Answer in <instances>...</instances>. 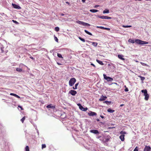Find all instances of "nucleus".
I'll return each instance as SVG.
<instances>
[{"instance_id": "obj_40", "label": "nucleus", "mask_w": 151, "mask_h": 151, "mask_svg": "<svg viewBox=\"0 0 151 151\" xmlns=\"http://www.w3.org/2000/svg\"><path fill=\"white\" fill-rule=\"evenodd\" d=\"M87 107L86 108H84L83 107V109L82 110V111H87Z\"/></svg>"}, {"instance_id": "obj_2", "label": "nucleus", "mask_w": 151, "mask_h": 151, "mask_svg": "<svg viewBox=\"0 0 151 151\" xmlns=\"http://www.w3.org/2000/svg\"><path fill=\"white\" fill-rule=\"evenodd\" d=\"M120 133L121 134L120 136L119 137L121 140L122 141H124L125 139L124 137L125 135L124 134H127V132L125 131H121L120 132Z\"/></svg>"}, {"instance_id": "obj_30", "label": "nucleus", "mask_w": 151, "mask_h": 151, "mask_svg": "<svg viewBox=\"0 0 151 151\" xmlns=\"http://www.w3.org/2000/svg\"><path fill=\"white\" fill-rule=\"evenodd\" d=\"M122 27L124 28H127V27H132L131 25H123Z\"/></svg>"}, {"instance_id": "obj_33", "label": "nucleus", "mask_w": 151, "mask_h": 151, "mask_svg": "<svg viewBox=\"0 0 151 151\" xmlns=\"http://www.w3.org/2000/svg\"><path fill=\"white\" fill-rule=\"evenodd\" d=\"M55 30L56 32H58L59 30V28L58 27H56L55 28Z\"/></svg>"}, {"instance_id": "obj_57", "label": "nucleus", "mask_w": 151, "mask_h": 151, "mask_svg": "<svg viewBox=\"0 0 151 151\" xmlns=\"http://www.w3.org/2000/svg\"><path fill=\"white\" fill-rule=\"evenodd\" d=\"M150 130H151V128H150Z\"/></svg>"}, {"instance_id": "obj_17", "label": "nucleus", "mask_w": 151, "mask_h": 151, "mask_svg": "<svg viewBox=\"0 0 151 151\" xmlns=\"http://www.w3.org/2000/svg\"><path fill=\"white\" fill-rule=\"evenodd\" d=\"M10 95L11 96H14L15 97H16L18 98H20V97L18 95H17V94L14 93H10Z\"/></svg>"}, {"instance_id": "obj_37", "label": "nucleus", "mask_w": 151, "mask_h": 151, "mask_svg": "<svg viewBox=\"0 0 151 151\" xmlns=\"http://www.w3.org/2000/svg\"><path fill=\"white\" fill-rule=\"evenodd\" d=\"M141 63L142 64V65H143L145 66H148V65H147L146 64L142 63Z\"/></svg>"}, {"instance_id": "obj_19", "label": "nucleus", "mask_w": 151, "mask_h": 151, "mask_svg": "<svg viewBox=\"0 0 151 151\" xmlns=\"http://www.w3.org/2000/svg\"><path fill=\"white\" fill-rule=\"evenodd\" d=\"M90 42L91 43H92V45L94 47H96L98 45L97 43L96 42Z\"/></svg>"}, {"instance_id": "obj_52", "label": "nucleus", "mask_w": 151, "mask_h": 151, "mask_svg": "<svg viewBox=\"0 0 151 151\" xmlns=\"http://www.w3.org/2000/svg\"><path fill=\"white\" fill-rule=\"evenodd\" d=\"M66 4H68V5H70V3H69V2H67H67H66Z\"/></svg>"}, {"instance_id": "obj_13", "label": "nucleus", "mask_w": 151, "mask_h": 151, "mask_svg": "<svg viewBox=\"0 0 151 151\" xmlns=\"http://www.w3.org/2000/svg\"><path fill=\"white\" fill-rule=\"evenodd\" d=\"M96 27L97 28H99L101 29H106V30H110V29L109 28L104 27H103L97 26Z\"/></svg>"}, {"instance_id": "obj_51", "label": "nucleus", "mask_w": 151, "mask_h": 151, "mask_svg": "<svg viewBox=\"0 0 151 151\" xmlns=\"http://www.w3.org/2000/svg\"><path fill=\"white\" fill-rule=\"evenodd\" d=\"M124 104H121V105H120V106L121 107H122V106H124Z\"/></svg>"}, {"instance_id": "obj_6", "label": "nucleus", "mask_w": 151, "mask_h": 151, "mask_svg": "<svg viewBox=\"0 0 151 151\" xmlns=\"http://www.w3.org/2000/svg\"><path fill=\"white\" fill-rule=\"evenodd\" d=\"M104 78L106 80L108 81H113V78L109 77H108L106 75L104 74H103Z\"/></svg>"}, {"instance_id": "obj_1", "label": "nucleus", "mask_w": 151, "mask_h": 151, "mask_svg": "<svg viewBox=\"0 0 151 151\" xmlns=\"http://www.w3.org/2000/svg\"><path fill=\"white\" fill-rule=\"evenodd\" d=\"M141 92L144 93V96H145V99L146 101L148 100L149 97V95L147 93V91L145 89V90H142Z\"/></svg>"}, {"instance_id": "obj_32", "label": "nucleus", "mask_w": 151, "mask_h": 151, "mask_svg": "<svg viewBox=\"0 0 151 151\" xmlns=\"http://www.w3.org/2000/svg\"><path fill=\"white\" fill-rule=\"evenodd\" d=\"M78 38L81 40L83 42H85V40L84 39L80 37H79Z\"/></svg>"}, {"instance_id": "obj_18", "label": "nucleus", "mask_w": 151, "mask_h": 151, "mask_svg": "<svg viewBox=\"0 0 151 151\" xmlns=\"http://www.w3.org/2000/svg\"><path fill=\"white\" fill-rule=\"evenodd\" d=\"M114 111H115L114 110H112L110 108H109L107 109V111L111 113H112L114 112Z\"/></svg>"}, {"instance_id": "obj_44", "label": "nucleus", "mask_w": 151, "mask_h": 151, "mask_svg": "<svg viewBox=\"0 0 151 151\" xmlns=\"http://www.w3.org/2000/svg\"><path fill=\"white\" fill-rule=\"evenodd\" d=\"M18 107H19L20 108H21V110H23V109L22 107V106H18Z\"/></svg>"}, {"instance_id": "obj_25", "label": "nucleus", "mask_w": 151, "mask_h": 151, "mask_svg": "<svg viewBox=\"0 0 151 151\" xmlns=\"http://www.w3.org/2000/svg\"><path fill=\"white\" fill-rule=\"evenodd\" d=\"M84 31L87 34L90 35H92V34L90 32H89L88 31H87V30H84Z\"/></svg>"}, {"instance_id": "obj_53", "label": "nucleus", "mask_w": 151, "mask_h": 151, "mask_svg": "<svg viewBox=\"0 0 151 151\" xmlns=\"http://www.w3.org/2000/svg\"><path fill=\"white\" fill-rule=\"evenodd\" d=\"M98 6H98V5H96V6H95V7H98Z\"/></svg>"}, {"instance_id": "obj_21", "label": "nucleus", "mask_w": 151, "mask_h": 151, "mask_svg": "<svg viewBox=\"0 0 151 151\" xmlns=\"http://www.w3.org/2000/svg\"><path fill=\"white\" fill-rule=\"evenodd\" d=\"M90 11L91 12L95 13L98 12L99 10L96 9H90Z\"/></svg>"}, {"instance_id": "obj_39", "label": "nucleus", "mask_w": 151, "mask_h": 151, "mask_svg": "<svg viewBox=\"0 0 151 151\" xmlns=\"http://www.w3.org/2000/svg\"><path fill=\"white\" fill-rule=\"evenodd\" d=\"M12 21L14 23H15V24H18V22L17 21H15V20H12Z\"/></svg>"}, {"instance_id": "obj_22", "label": "nucleus", "mask_w": 151, "mask_h": 151, "mask_svg": "<svg viewBox=\"0 0 151 151\" xmlns=\"http://www.w3.org/2000/svg\"><path fill=\"white\" fill-rule=\"evenodd\" d=\"M78 84H79V83H76L75 84V87H73V89H77V86H78Z\"/></svg>"}, {"instance_id": "obj_47", "label": "nucleus", "mask_w": 151, "mask_h": 151, "mask_svg": "<svg viewBox=\"0 0 151 151\" xmlns=\"http://www.w3.org/2000/svg\"><path fill=\"white\" fill-rule=\"evenodd\" d=\"M100 117H101V118H104V116H103V115H101L100 116Z\"/></svg>"}, {"instance_id": "obj_43", "label": "nucleus", "mask_w": 151, "mask_h": 151, "mask_svg": "<svg viewBox=\"0 0 151 151\" xmlns=\"http://www.w3.org/2000/svg\"><path fill=\"white\" fill-rule=\"evenodd\" d=\"M3 49H4V48H3V47L1 48V50L2 52H4V51L3 50Z\"/></svg>"}, {"instance_id": "obj_3", "label": "nucleus", "mask_w": 151, "mask_h": 151, "mask_svg": "<svg viewBox=\"0 0 151 151\" xmlns=\"http://www.w3.org/2000/svg\"><path fill=\"white\" fill-rule=\"evenodd\" d=\"M135 42L137 44L141 45L146 44L148 43L147 42L143 41L139 39L135 40Z\"/></svg>"}, {"instance_id": "obj_31", "label": "nucleus", "mask_w": 151, "mask_h": 151, "mask_svg": "<svg viewBox=\"0 0 151 151\" xmlns=\"http://www.w3.org/2000/svg\"><path fill=\"white\" fill-rule=\"evenodd\" d=\"M57 54L59 58H63V57L62 56V55L61 54H60V53H58Z\"/></svg>"}, {"instance_id": "obj_49", "label": "nucleus", "mask_w": 151, "mask_h": 151, "mask_svg": "<svg viewBox=\"0 0 151 151\" xmlns=\"http://www.w3.org/2000/svg\"><path fill=\"white\" fill-rule=\"evenodd\" d=\"M57 64L58 65H61V64H60V63H59L58 62H57Z\"/></svg>"}, {"instance_id": "obj_24", "label": "nucleus", "mask_w": 151, "mask_h": 151, "mask_svg": "<svg viewBox=\"0 0 151 151\" xmlns=\"http://www.w3.org/2000/svg\"><path fill=\"white\" fill-rule=\"evenodd\" d=\"M109 12V10L108 9H106L103 11V13H108Z\"/></svg>"}, {"instance_id": "obj_54", "label": "nucleus", "mask_w": 151, "mask_h": 151, "mask_svg": "<svg viewBox=\"0 0 151 151\" xmlns=\"http://www.w3.org/2000/svg\"><path fill=\"white\" fill-rule=\"evenodd\" d=\"M108 139H107L106 140V141H108Z\"/></svg>"}, {"instance_id": "obj_29", "label": "nucleus", "mask_w": 151, "mask_h": 151, "mask_svg": "<svg viewBox=\"0 0 151 151\" xmlns=\"http://www.w3.org/2000/svg\"><path fill=\"white\" fill-rule=\"evenodd\" d=\"M25 116H24L20 120H21V122H22V123H23L24 122V120H25Z\"/></svg>"}, {"instance_id": "obj_7", "label": "nucleus", "mask_w": 151, "mask_h": 151, "mask_svg": "<svg viewBox=\"0 0 151 151\" xmlns=\"http://www.w3.org/2000/svg\"><path fill=\"white\" fill-rule=\"evenodd\" d=\"M97 17H98L102 19H111V17L105 16L104 15L102 16L98 15Z\"/></svg>"}, {"instance_id": "obj_46", "label": "nucleus", "mask_w": 151, "mask_h": 151, "mask_svg": "<svg viewBox=\"0 0 151 151\" xmlns=\"http://www.w3.org/2000/svg\"><path fill=\"white\" fill-rule=\"evenodd\" d=\"M91 65H92V66H93V67H95V65L94 64H93V63H91Z\"/></svg>"}, {"instance_id": "obj_34", "label": "nucleus", "mask_w": 151, "mask_h": 151, "mask_svg": "<svg viewBox=\"0 0 151 151\" xmlns=\"http://www.w3.org/2000/svg\"><path fill=\"white\" fill-rule=\"evenodd\" d=\"M25 151H29V147L28 146H27L25 147Z\"/></svg>"}, {"instance_id": "obj_28", "label": "nucleus", "mask_w": 151, "mask_h": 151, "mask_svg": "<svg viewBox=\"0 0 151 151\" xmlns=\"http://www.w3.org/2000/svg\"><path fill=\"white\" fill-rule=\"evenodd\" d=\"M104 103H105L107 104H110L111 103V101H105L104 102Z\"/></svg>"}, {"instance_id": "obj_12", "label": "nucleus", "mask_w": 151, "mask_h": 151, "mask_svg": "<svg viewBox=\"0 0 151 151\" xmlns=\"http://www.w3.org/2000/svg\"><path fill=\"white\" fill-rule=\"evenodd\" d=\"M46 107L47 108H52L53 109H54L55 108V106H52V104H51L47 105L46 106Z\"/></svg>"}, {"instance_id": "obj_36", "label": "nucleus", "mask_w": 151, "mask_h": 151, "mask_svg": "<svg viewBox=\"0 0 151 151\" xmlns=\"http://www.w3.org/2000/svg\"><path fill=\"white\" fill-rule=\"evenodd\" d=\"M139 77L141 78V79L142 81H144L145 79V78L144 77L141 76H139Z\"/></svg>"}, {"instance_id": "obj_41", "label": "nucleus", "mask_w": 151, "mask_h": 151, "mask_svg": "<svg viewBox=\"0 0 151 151\" xmlns=\"http://www.w3.org/2000/svg\"><path fill=\"white\" fill-rule=\"evenodd\" d=\"M138 148L137 147H136L134 149V151H138Z\"/></svg>"}, {"instance_id": "obj_27", "label": "nucleus", "mask_w": 151, "mask_h": 151, "mask_svg": "<svg viewBox=\"0 0 151 151\" xmlns=\"http://www.w3.org/2000/svg\"><path fill=\"white\" fill-rule=\"evenodd\" d=\"M16 70L17 71L19 72H22V68H16Z\"/></svg>"}, {"instance_id": "obj_10", "label": "nucleus", "mask_w": 151, "mask_h": 151, "mask_svg": "<svg viewBox=\"0 0 151 151\" xmlns=\"http://www.w3.org/2000/svg\"><path fill=\"white\" fill-rule=\"evenodd\" d=\"M151 149V148L150 146L146 145L144 148L143 151H150Z\"/></svg>"}, {"instance_id": "obj_11", "label": "nucleus", "mask_w": 151, "mask_h": 151, "mask_svg": "<svg viewBox=\"0 0 151 151\" xmlns=\"http://www.w3.org/2000/svg\"><path fill=\"white\" fill-rule=\"evenodd\" d=\"M12 5L13 7L14 8L17 9H21V7L15 4H12Z\"/></svg>"}, {"instance_id": "obj_9", "label": "nucleus", "mask_w": 151, "mask_h": 151, "mask_svg": "<svg viewBox=\"0 0 151 151\" xmlns=\"http://www.w3.org/2000/svg\"><path fill=\"white\" fill-rule=\"evenodd\" d=\"M107 97L106 96H104L102 95L99 100L100 101H104L106 100Z\"/></svg>"}, {"instance_id": "obj_16", "label": "nucleus", "mask_w": 151, "mask_h": 151, "mask_svg": "<svg viewBox=\"0 0 151 151\" xmlns=\"http://www.w3.org/2000/svg\"><path fill=\"white\" fill-rule=\"evenodd\" d=\"M88 114L90 116H96V113L95 112H91Z\"/></svg>"}, {"instance_id": "obj_42", "label": "nucleus", "mask_w": 151, "mask_h": 151, "mask_svg": "<svg viewBox=\"0 0 151 151\" xmlns=\"http://www.w3.org/2000/svg\"><path fill=\"white\" fill-rule=\"evenodd\" d=\"M124 91H125L127 92V91H128L129 90H128V88H126L125 89Z\"/></svg>"}, {"instance_id": "obj_14", "label": "nucleus", "mask_w": 151, "mask_h": 151, "mask_svg": "<svg viewBox=\"0 0 151 151\" xmlns=\"http://www.w3.org/2000/svg\"><path fill=\"white\" fill-rule=\"evenodd\" d=\"M90 132L94 133L95 134H97L99 133V132L98 130H91L90 131Z\"/></svg>"}, {"instance_id": "obj_26", "label": "nucleus", "mask_w": 151, "mask_h": 151, "mask_svg": "<svg viewBox=\"0 0 151 151\" xmlns=\"http://www.w3.org/2000/svg\"><path fill=\"white\" fill-rule=\"evenodd\" d=\"M128 42H129L131 43H134V42H135L134 40H132L131 39H129V40H128Z\"/></svg>"}, {"instance_id": "obj_23", "label": "nucleus", "mask_w": 151, "mask_h": 151, "mask_svg": "<svg viewBox=\"0 0 151 151\" xmlns=\"http://www.w3.org/2000/svg\"><path fill=\"white\" fill-rule=\"evenodd\" d=\"M77 105L78 106H79V109L82 110L83 109V106L80 104H78Z\"/></svg>"}, {"instance_id": "obj_50", "label": "nucleus", "mask_w": 151, "mask_h": 151, "mask_svg": "<svg viewBox=\"0 0 151 151\" xmlns=\"http://www.w3.org/2000/svg\"><path fill=\"white\" fill-rule=\"evenodd\" d=\"M86 0H82V1L84 3L85 2Z\"/></svg>"}, {"instance_id": "obj_55", "label": "nucleus", "mask_w": 151, "mask_h": 151, "mask_svg": "<svg viewBox=\"0 0 151 151\" xmlns=\"http://www.w3.org/2000/svg\"><path fill=\"white\" fill-rule=\"evenodd\" d=\"M97 121H99V119H97Z\"/></svg>"}, {"instance_id": "obj_48", "label": "nucleus", "mask_w": 151, "mask_h": 151, "mask_svg": "<svg viewBox=\"0 0 151 151\" xmlns=\"http://www.w3.org/2000/svg\"><path fill=\"white\" fill-rule=\"evenodd\" d=\"M64 14H63V13H61V14H60V16H64Z\"/></svg>"}, {"instance_id": "obj_38", "label": "nucleus", "mask_w": 151, "mask_h": 151, "mask_svg": "<svg viewBox=\"0 0 151 151\" xmlns=\"http://www.w3.org/2000/svg\"><path fill=\"white\" fill-rule=\"evenodd\" d=\"M54 39H55V41L57 42H58V38H57V37H55V36L54 37Z\"/></svg>"}, {"instance_id": "obj_35", "label": "nucleus", "mask_w": 151, "mask_h": 151, "mask_svg": "<svg viewBox=\"0 0 151 151\" xmlns=\"http://www.w3.org/2000/svg\"><path fill=\"white\" fill-rule=\"evenodd\" d=\"M46 147V145L45 144H42V148L43 149V148Z\"/></svg>"}, {"instance_id": "obj_20", "label": "nucleus", "mask_w": 151, "mask_h": 151, "mask_svg": "<svg viewBox=\"0 0 151 151\" xmlns=\"http://www.w3.org/2000/svg\"><path fill=\"white\" fill-rule=\"evenodd\" d=\"M96 62L98 63L99 64L101 65H103L104 63H103V62L97 59L96 60Z\"/></svg>"}, {"instance_id": "obj_45", "label": "nucleus", "mask_w": 151, "mask_h": 151, "mask_svg": "<svg viewBox=\"0 0 151 151\" xmlns=\"http://www.w3.org/2000/svg\"><path fill=\"white\" fill-rule=\"evenodd\" d=\"M30 58L32 59V60H34V58H33V57L30 56L29 57Z\"/></svg>"}, {"instance_id": "obj_56", "label": "nucleus", "mask_w": 151, "mask_h": 151, "mask_svg": "<svg viewBox=\"0 0 151 151\" xmlns=\"http://www.w3.org/2000/svg\"><path fill=\"white\" fill-rule=\"evenodd\" d=\"M146 1H148V0H146Z\"/></svg>"}, {"instance_id": "obj_15", "label": "nucleus", "mask_w": 151, "mask_h": 151, "mask_svg": "<svg viewBox=\"0 0 151 151\" xmlns=\"http://www.w3.org/2000/svg\"><path fill=\"white\" fill-rule=\"evenodd\" d=\"M118 58L120 59L121 60H125V59L123 58L124 57V56L122 55H118Z\"/></svg>"}, {"instance_id": "obj_5", "label": "nucleus", "mask_w": 151, "mask_h": 151, "mask_svg": "<svg viewBox=\"0 0 151 151\" xmlns=\"http://www.w3.org/2000/svg\"><path fill=\"white\" fill-rule=\"evenodd\" d=\"M76 22L77 23L80 24H81L84 26H90V24L88 23L84 22L79 20H78Z\"/></svg>"}, {"instance_id": "obj_4", "label": "nucleus", "mask_w": 151, "mask_h": 151, "mask_svg": "<svg viewBox=\"0 0 151 151\" xmlns=\"http://www.w3.org/2000/svg\"><path fill=\"white\" fill-rule=\"evenodd\" d=\"M76 80L74 78H72L70 79L69 82V84L70 86H72L76 82Z\"/></svg>"}, {"instance_id": "obj_8", "label": "nucleus", "mask_w": 151, "mask_h": 151, "mask_svg": "<svg viewBox=\"0 0 151 151\" xmlns=\"http://www.w3.org/2000/svg\"><path fill=\"white\" fill-rule=\"evenodd\" d=\"M69 93L72 96H75L77 93V92L76 91L73 90H70Z\"/></svg>"}]
</instances>
